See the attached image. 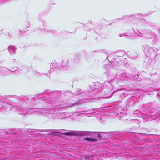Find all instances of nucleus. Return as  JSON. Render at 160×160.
Segmentation results:
<instances>
[{
	"label": "nucleus",
	"instance_id": "39",
	"mask_svg": "<svg viewBox=\"0 0 160 160\" xmlns=\"http://www.w3.org/2000/svg\"><path fill=\"white\" fill-rule=\"evenodd\" d=\"M144 108H142V110H144Z\"/></svg>",
	"mask_w": 160,
	"mask_h": 160
},
{
	"label": "nucleus",
	"instance_id": "21",
	"mask_svg": "<svg viewBox=\"0 0 160 160\" xmlns=\"http://www.w3.org/2000/svg\"><path fill=\"white\" fill-rule=\"evenodd\" d=\"M64 118H67L70 117L71 116L70 113L68 112H64Z\"/></svg>",
	"mask_w": 160,
	"mask_h": 160
},
{
	"label": "nucleus",
	"instance_id": "17",
	"mask_svg": "<svg viewBox=\"0 0 160 160\" xmlns=\"http://www.w3.org/2000/svg\"><path fill=\"white\" fill-rule=\"evenodd\" d=\"M42 32L45 33H51L53 35H55L56 31L52 29H49L48 28H44Z\"/></svg>",
	"mask_w": 160,
	"mask_h": 160
},
{
	"label": "nucleus",
	"instance_id": "46",
	"mask_svg": "<svg viewBox=\"0 0 160 160\" xmlns=\"http://www.w3.org/2000/svg\"><path fill=\"white\" fill-rule=\"evenodd\" d=\"M13 60H13V61H12V62H13V61H15V59H14Z\"/></svg>",
	"mask_w": 160,
	"mask_h": 160
},
{
	"label": "nucleus",
	"instance_id": "10",
	"mask_svg": "<svg viewBox=\"0 0 160 160\" xmlns=\"http://www.w3.org/2000/svg\"><path fill=\"white\" fill-rule=\"evenodd\" d=\"M112 64V67L115 69L122 68L123 65V61L122 60H115V61H113Z\"/></svg>",
	"mask_w": 160,
	"mask_h": 160
},
{
	"label": "nucleus",
	"instance_id": "2",
	"mask_svg": "<svg viewBox=\"0 0 160 160\" xmlns=\"http://www.w3.org/2000/svg\"><path fill=\"white\" fill-rule=\"evenodd\" d=\"M41 130H32L30 129L22 128L13 131V133L15 136L19 137H21V139L17 138L15 140V143L20 144V141H25L27 139H29L30 138L34 137H37L40 136L39 132Z\"/></svg>",
	"mask_w": 160,
	"mask_h": 160
},
{
	"label": "nucleus",
	"instance_id": "5",
	"mask_svg": "<svg viewBox=\"0 0 160 160\" xmlns=\"http://www.w3.org/2000/svg\"><path fill=\"white\" fill-rule=\"evenodd\" d=\"M68 64V61L66 59H62L58 62L54 61L53 62L52 61L50 65V67L51 69L55 68H62L63 70H66L67 69Z\"/></svg>",
	"mask_w": 160,
	"mask_h": 160
},
{
	"label": "nucleus",
	"instance_id": "19",
	"mask_svg": "<svg viewBox=\"0 0 160 160\" xmlns=\"http://www.w3.org/2000/svg\"><path fill=\"white\" fill-rule=\"evenodd\" d=\"M16 49V47L14 46H9L8 47V50L10 53V50H11L12 54H14L15 53Z\"/></svg>",
	"mask_w": 160,
	"mask_h": 160
},
{
	"label": "nucleus",
	"instance_id": "32",
	"mask_svg": "<svg viewBox=\"0 0 160 160\" xmlns=\"http://www.w3.org/2000/svg\"><path fill=\"white\" fill-rule=\"evenodd\" d=\"M124 17H123L122 18H118L117 19V20H121L122 19H124Z\"/></svg>",
	"mask_w": 160,
	"mask_h": 160
},
{
	"label": "nucleus",
	"instance_id": "1",
	"mask_svg": "<svg viewBox=\"0 0 160 160\" xmlns=\"http://www.w3.org/2000/svg\"><path fill=\"white\" fill-rule=\"evenodd\" d=\"M68 92L67 91H62L61 92L59 91H45L44 92L41 93L40 95L47 94L48 95L47 99H44L43 98H42V100H47L49 102H51V103H48L47 106L46 108L49 109H52L54 108L62 109L65 107H68L71 108L76 106H79L82 104L83 102H86V101L82 100V99L84 98L86 96L85 95L83 92L79 89L76 90L73 94L75 96L80 95V100H78L77 102L73 103H68L67 102H63L60 104H58L57 103H55L56 105H53V102L56 101L61 96L63 95H67Z\"/></svg>",
	"mask_w": 160,
	"mask_h": 160
},
{
	"label": "nucleus",
	"instance_id": "22",
	"mask_svg": "<svg viewBox=\"0 0 160 160\" xmlns=\"http://www.w3.org/2000/svg\"><path fill=\"white\" fill-rule=\"evenodd\" d=\"M110 68V65L108 64H107L105 65L103 67V69L105 70L106 71H108L109 70Z\"/></svg>",
	"mask_w": 160,
	"mask_h": 160
},
{
	"label": "nucleus",
	"instance_id": "16",
	"mask_svg": "<svg viewBox=\"0 0 160 160\" xmlns=\"http://www.w3.org/2000/svg\"><path fill=\"white\" fill-rule=\"evenodd\" d=\"M76 112H86L85 114L87 116H89V115H92L95 113V112L93 109L91 110H88L86 111H76Z\"/></svg>",
	"mask_w": 160,
	"mask_h": 160
},
{
	"label": "nucleus",
	"instance_id": "36",
	"mask_svg": "<svg viewBox=\"0 0 160 160\" xmlns=\"http://www.w3.org/2000/svg\"><path fill=\"white\" fill-rule=\"evenodd\" d=\"M30 25L29 24H28V27L29 28L30 27Z\"/></svg>",
	"mask_w": 160,
	"mask_h": 160
},
{
	"label": "nucleus",
	"instance_id": "20",
	"mask_svg": "<svg viewBox=\"0 0 160 160\" xmlns=\"http://www.w3.org/2000/svg\"><path fill=\"white\" fill-rule=\"evenodd\" d=\"M84 140L88 142L90 141L92 142H94L97 141V139H96L91 138L88 137L85 138H84Z\"/></svg>",
	"mask_w": 160,
	"mask_h": 160
},
{
	"label": "nucleus",
	"instance_id": "8",
	"mask_svg": "<svg viewBox=\"0 0 160 160\" xmlns=\"http://www.w3.org/2000/svg\"><path fill=\"white\" fill-rule=\"evenodd\" d=\"M116 75V77L113 79V82H119L123 80L125 77H128L125 70L122 69L118 70L117 71Z\"/></svg>",
	"mask_w": 160,
	"mask_h": 160
},
{
	"label": "nucleus",
	"instance_id": "27",
	"mask_svg": "<svg viewBox=\"0 0 160 160\" xmlns=\"http://www.w3.org/2000/svg\"><path fill=\"white\" fill-rule=\"evenodd\" d=\"M18 68L17 67H15L13 68H12L11 71H16L17 69Z\"/></svg>",
	"mask_w": 160,
	"mask_h": 160
},
{
	"label": "nucleus",
	"instance_id": "31",
	"mask_svg": "<svg viewBox=\"0 0 160 160\" xmlns=\"http://www.w3.org/2000/svg\"><path fill=\"white\" fill-rule=\"evenodd\" d=\"M97 136L98 137H100L101 135L100 134H98L97 135Z\"/></svg>",
	"mask_w": 160,
	"mask_h": 160
},
{
	"label": "nucleus",
	"instance_id": "34",
	"mask_svg": "<svg viewBox=\"0 0 160 160\" xmlns=\"http://www.w3.org/2000/svg\"><path fill=\"white\" fill-rule=\"evenodd\" d=\"M136 75L137 76H135V77L136 78H137V77H138V76H139V75H138V74H137V75Z\"/></svg>",
	"mask_w": 160,
	"mask_h": 160
},
{
	"label": "nucleus",
	"instance_id": "40",
	"mask_svg": "<svg viewBox=\"0 0 160 160\" xmlns=\"http://www.w3.org/2000/svg\"><path fill=\"white\" fill-rule=\"evenodd\" d=\"M82 114H78V115H82Z\"/></svg>",
	"mask_w": 160,
	"mask_h": 160
},
{
	"label": "nucleus",
	"instance_id": "45",
	"mask_svg": "<svg viewBox=\"0 0 160 160\" xmlns=\"http://www.w3.org/2000/svg\"><path fill=\"white\" fill-rule=\"evenodd\" d=\"M13 60H13V61H12V62H13V61H15V59H14Z\"/></svg>",
	"mask_w": 160,
	"mask_h": 160
},
{
	"label": "nucleus",
	"instance_id": "30",
	"mask_svg": "<svg viewBox=\"0 0 160 160\" xmlns=\"http://www.w3.org/2000/svg\"><path fill=\"white\" fill-rule=\"evenodd\" d=\"M6 0H0V3L3 2H4Z\"/></svg>",
	"mask_w": 160,
	"mask_h": 160
},
{
	"label": "nucleus",
	"instance_id": "29",
	"mask_svg": "<svg viewBox=\"0 0 160 160\" xmlns=\"http://www.w3.org/2000/svg\"><path fill=\"white\" fill-rule=\"evenodd\" d=\"M142 15L141 14H138L136 15V17H137L138 18H139V16H141Z\"/></svg>",
	"mask_w": 160,
	"mask_h": 160
},
{
	"label": "nucleus",
	"instance_id": "26",
	"mask_svg": "<svg viewBox=\"0 0 160 160\" xmlns=\"http://www.w3.org/2000/svg\"><path fill=\"white\" fill-rule=\"evenodd\" d=\"M110 132L112 133L111 135H119L117 132Z\"/></svg>",
	"mask_w": 160,
	"mask_h": 160
},
{
	"label": "nucleus",
	"instance_id": "18",
	"mask_svg": "<svg viewBox=\"0 0 160 160\" xmlns=\"http://www.w3.org/2000/svg\"><path fill=\"white\" fill-rule=\"evenodd\" d=\"M64 112L61 113H57L56 115L55 118L59 119H64Z\"/></svg>",
	"mask_w": 160,
	"mask_h": 160
},
{
	"label": "nucleus",
	"instance_id": "28",
	"mask_svg": "<svg viewBox=\"0 0 160 160\" xmlns=\"http://www.w3.org/2000/svg\"><path fill=\"white\" fill-rule=\"evenodd\" d=\"M18 68L17 67H15L13 68H12L11 71H16L17 69Z\"/></svg>",
	"mask_w": 160,
	"mask_h": 160
},
{
	"label": "nucleus",
	"instance_id": "44",
	"mask_svg": "<svg viewBox=\"0 0 160 160\" xmlns=\"http://www.w3.org/2000/svg\"><path fill=\"white\" fill-rule=\"evenodd\" d=\"M43 74L42 73H39V74L40 75H42V74Z\"/></svg>",
	"mask_w": 160,
	"mask_h": 160
},
{
	"label": "nucleus",
	"instance_id": "41",
	"mask_svg": "<svg viewBox=\"0 0 160 160\" xmlns=\"http://www.w3.org/2000/svg\"><path fill=\"white\" fill-rule=\"evenodd\" d=\"M22 72V71L21 70H20L19 71V73H21Z\"/></svg>",
	"mask_w": 160,
	"mask_h": 160
},
{
	"label": "nucleus",
	"instance_id": "11",
	"mask_svg": "<svg viewBox=\"0 0 160 160\" xmlns=\"http://www.w3.org/2000/svg\"><path fill=\"white\" fill-rule=\"evenodd\" d=\"M133 114L137 115V116L138 117H139L140 115L141 116L142 118H145L147 117H152L154 116L153 115H151L149 116L145 115L144 113H142L141 111L138 110L135 111L133 112Z\"/></svg>",
	"mask_w": 160,
	"mask_h": 160
},
{
	"label": "nucleus",
	"instance_id": "23",
	"mask_svg": "<svg viewBox=\"0 0 160 160\" xmlns=\"http://www.w3.org/2000/svg\"><path fill=\"white\" fill-rule=\"evenodd\" d=\"M146 160H157L156 158L153 156H150L146 158Z\"/></svg>",
	"mask_w": 160,
	"mask_h": 160
},
{
	"label": "nucleus",
	"instance_id": "25",
	"mask_svg": "<svg viewBox=\"0 0 160 160\" xmlns=\"http://www.w3.org/2000/svg\"><path fill=\"white\" fill-rule=\"evenodd\" d=\"M124 36H133V35L132 33H129V32H128L126 34H124Z\"/></svg>",
	"mask_w": 160,
	"mask_h": 160
},
{
	"label": "nucleus",
	"instance_id": "42",
	"mask_svg": "<svg viewBox=\"0 0 160 160\" xmlns=\"http://www.w3.org/2000/svg\"><path fill=\"white\" fill-rule=\"evenodd\" d=\"M144 19H142V20L141 21H144Z\"/></svg>",
	"mask_w": 160,
	"mask_h": 160
},
{
	"label": "nucleus",
	"instance_id": "13",
	"mask_svg": "<svg viewBox=\"0 0 160 160\" xmlns=\"http://www.w3.org/2000/svg\"><path fill=\"white\" fill-rule=\"evenodd\" d=\"M126 54V52L123 50H120L118 51L117 53V55L114 56V59L116 60H120L119 57H122Z\"/></svg>",
	"mask_w": 160,
	"mask_h": 160
},
{
	"label": "nucleus",
	"instance_id": "47",
	"mask_svg": "<svg viewBox=\"0 0 160 160\" xmlns=\"http://www.w3.org/2000/svg\"><path fill=\"white\" fill-rule=\"evenodd\" d=\"M13 60H13V61H12V62H13V61H15V59H14Z\"/></svg>",
	"mask_w": 160,
	"mask_h": 160
},
{
	"label": "nucleus",
	"instance_id": "49",
	"mask_svg": "<svg viewBox=\"0 0 160 160\" xmlns=\"http://www.w3.org/2000/svg\"><path fill=\"white\" fill-rule=\"evenodd\" d=\"M19 31L20 32H21V31H20V30H19Z\"/></svg>",
	"mask_w": 160,
	"mask_h": 160
},
{
	"label": "nucleus",
	"instance_id": "12",
	"mask_svg": "<svg viewBox=\"0 0 160 160\" xmlns=\"http://www.w3.org/2000/svg\"><path fill=\"white\" fill-rule=\"evenodd\" d=\"M11 70L5 67H0V75L6 76L9 74Z\"/></svg>",
	"mask_w": 160,
	"mask_h": 160
},
{
	"label": "nucleus",
	"instance_id": "35",
	"mask_svg": "<svg viewBox=\"0 0 160 160\" xmlns=\"http://www.w3.org/2000/svg\"><path fill=\"white\" fill-rule=\"evenodd\" d=\"M122 36V34H119V37H121Z\"/></svg>",
	"mask_w": 160,
	"mask_h": 160
},
{
	"label": "nucleus",
	"instance_id": "50",
	"mask_svg": "<svg viewBox=\"0 0 160 160\" xmlns=\"http://www.w3.org/2000/svg\"><path fill=\"white\" fill-rule=\"evenodd\" d=\"M104 73H106V72H104Z\"/></svg>",
	"mask_w": 160,
	"mask_h": 160
},
{
	"label": "nucleus",
	"instance_id": "48",
	"mask_svg": "<svg viewBox=\"0 0 160 160\" xmlns=\"http://www.w3.org/2000/svg\"><path fill=\"white\" fill-rule=\"evenodd\" d=\"M89 22H90V23H91V24H92V23H91V21H89Z\"/></svg>",
	"mask_w": 160,
	"mask_h": 160
},
{
	"label": "nucleus",
	"instance_id": "9",
	"mask_svg": "<svg viewBox=\"0 0 160 160\" xmlns=\"http://www.w3.org/2000/svg\"><path fill=\"white\" fill-rule=\"evenodd\" d=\"M18 150L22 153H27L30 152V153H34L35 148L31 146L28 145H25L22 146L18 147Z\"/></svg>",
	"mask_w": 160,
	"mask_h": 160
},
{
	"label": "nucleus",
	"instance_id": "24",
	"mask_svg": "<svg viewBox=\"0 0 160 160\" xmlns=\"http://www.w3.org/2000/svg\"><path fill=\"white\" fill-rule=\"evenodd\" d=\"M2 160H18V158H12L11 157H9L8 158L2 159Z\"/></svg>",
	"mask_w": 160,
	"mask_h": 160
},
{
	"label": "nucleus",
	"instance_id": "4",
	"mask_svg": "<svg viewBox=\"0 0 160 160\" xmlns=\"http://www.w3.org/2000/svg\"><path fill=\"white\" fill-rule=\"evenodd\" d=\"M142 49L146 56L153 58L156 55L157 52L158 51L157 48H152L148 45L143 46Z\"/></svg>",
	"mask_w": 160,
	"mask_h": 160
},
{
	"label": "nucleus",
	"instance_id": "37",
	"mask_svg": "<svg viewBox=\"0 0 160 160\" xmlns=\"http://www.w3.org/2000/svg\"><path fill=\"white\" fill-rule=\"evenodd\" d=\"M101 133H108V132H100Z\"/></svg>",
	"mask_w": 160,
	"mask_h": 160
},
{
	"label": "nucleus",
	"instance_id": "38",
	"mask_svg": "<svg viewBox=\"0 0 160 160\" xmlns=\"http://www.w3.org/2000/svg\"><path fill=\"white\" fill-rule=\"evenodd\" d=\"M37 72H36V71H35V72H34V74H35Z\"/></svg>",
	"mask_w": 160,
	"mask_h": 160
},
{
	"label": "nucleus",
	"instance_id": "14",
	"mask_svg": "<svg viewBox=\"0 0 160 160\" xmlns=\"http://www.w3.org/2000/svg\"><path fill=\"white\" fill-rule=\"evenodd\" d=\"M17 110L20 114H23L28 112L27 109L22 107H18L17 108Z\"/></svg>",
	"mask_w": 160,
	"mask_h": 160
},
{
	"label": "nucleus",
	"instance_id": "7",
	"mask_svg": "<svg viewBox=\"0 0 160 160\" xmlns=\"http://www.w3.org/2000/svg\"><path fill=\"white\" fill-rule=\"evenodd\" d=\"M112 89V85L108 83V84L106 86V87L103 88L102 90V93L103 97L105 98H110L112 95V94L116 90H114Z\"/></svg>",
	"mask_w": 160,
	"mask_h": 160
},
{
	"label": "nucleus",
	"instance_id": "43",
	"mask_svg": "<svg viewBox=\"0 0 160 160\" xmlns=\"http://www.w3.org/2000/svg\"><path fill=\"white\" fill-rule=\"evenodd\" d=\"M131 17H128V18H129V19H131Z\"/></svg>",
	"mask_w": 160,
	"mask_h": 160
},
{
	"label": "nucleus",
	"instance_id": "15",
	"mask_svg": "<svg viewBox=\"0 0 160 160\" xmlns=\"http://www.w3.org/2000/svg\"><path fill=\"white\" fill-rule=\"evenodd\" d=\"M14 144L13 142L11 143V142H7L6 143L3 142L1 145L3 146V148H15V147L13 145Z\"/></svg>",
	"mask_w": 160,
	"mask_h": 160
},
{
	"label": "nucleus",
	"instance_id": "33",
	"mask_svg": "<svg viewBox=\"0 0 160 160\" xmlns=\"http://www.w3.org/2000/svg\"><path fill=\"white\" fill-rule=\"evenodd\" d=\"M8 105L10 106V109L11 108V107H12V105L11 104H8Z\"/></svg>",
	"mask_w": 160,
	"mask_h": 160
},
{
	"label": "nucleus",
	"instance_id": "6",
	"mask_svg": "<svg viewBox=\"0 0 160 160\" xmlns=\"http://www.w3.org/2000/svg\"><path fill=\"white\" fill-rule=\"evenodd\" d=\"M54 132L61 133L65 135H73L78 136H85L92 133H97V132H91L88 131H70L69 132H60L54 131Z\"/></svg>",
	"mask_w": 160,
	"mask_h": 160
},
{
	"label": "nucleus",
	"instance_id": "3",
	"mask_svg": "<svg viewBox=\"0 0 160 160\" xmlns=\"http://www.w3.org/2000/svg\"><path fill=\"white\" fill-rule=\"evenodd\" d=\"M133 31L136 35L140 37H145L150 38H152L153 43H156L159 40L158 36L150 30H146L141 32L139 31L137 29H136V31Z\"/></svg>",
	"mask_w": 160,
	"mask_h": 160
}]
</instances>
